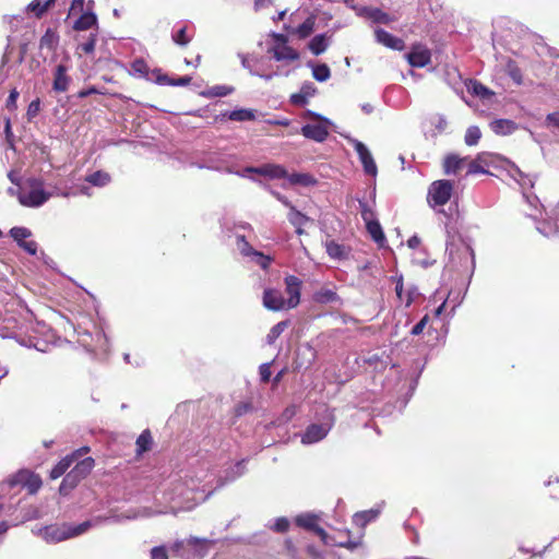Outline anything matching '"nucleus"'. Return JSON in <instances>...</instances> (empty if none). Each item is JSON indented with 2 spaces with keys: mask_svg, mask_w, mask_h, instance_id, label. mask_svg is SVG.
Masks as SVG:
<instances>
[{
  "mask_svg": "<svg viewBox=\"0 0 559 559\" xmlns=\"http://www.w3.org/2000/svg\"><path fill=\"white\" fill-rule=\"evenodd\" d=\"M198 493V485L194 479H174L171 480L167 492H165V500L169 503V510L141 508L136 511H128L124 514L115 516V521H120L122 519L134 520L139 518H148L167 512L177 515L179 512L191 511L198 503L205 500V497L201 495L199 496ZM108 519L109 518H106V520ZM111 519H114V516Z\"/></svg>",
  "mask_w": 559,
  "mask_h": 559,
  "instance_id": "obj_1",
  "label": "nucleus"
},
{
  "mask_svg": "<svg viewBox=\"0 0 559 559\" xmlns=\"http://www.w3.org/2000/svg\"><path fill=\"white\" fill-rule=\"evenodd\" d=\"M102 519L88 520L78 525L72 524H53L34 528L33 533L40 536L44 540L50 544L60 543L66 539L79 536L87 532L92 526L100 523Z\"/></svg>",
  "mask_w": 559,
  "mask_h": 559,
  "instance_id": "obj_2",
  "label": "nucleus"
},
{
  "mask_svg": "<svg viewBox=\"0 0 559 559\" xmlns=\"http://www.w3.org/2000/svg\"><path fill=\"white\" fill-rule=\"evenodd\" d=\"M447 252L449 254L448 264L457 271H469L473 272L475 269V255L469 245L464 242L462 239H455L454 237L447 241Z\"/></svg>",
  "mask_w": 559,
  "mask_h": 559,
  "instance_id": "obj_3",
  "label": "nucleus"
},
{
  "mask_svg": "<svg viewBox=\"0 0 559 559\" xmlns=\"http://www.w3.org/2000/svg\"><path fill=\"white\" fill-rule=\"evenodd\" d=\"M53 195L67 197V193H59L58 188L53 191L44 189V183L39 179H29L25 188L19 193V201L27 207H39Z\"/></svg>",
  "mask_w": 559,
  "mask_h": 559,
  "instance_id": "obj_4",
  "label": "nucleus"
},
{
  "mask_svg": "<svg viewBox=\"0 0 559 559\" xmlns=\"http://www.w3.org/2000/svg\"><path fill=\"white\" fill-rule=\"evenodd\" d=\"M40 486L41 479L37 475L27 469H21L1 484V490L26 488L29 493H35Z\"/></svg>",
  "mask_w": 559,
  "mask_h": 559,
  "instance_id": "obj_5",
  "label": "nucleus"
},
{
  "mask_svg": "<svg viewBox=\"0 0 559 559\" xmlns=\"http://www.w3.org/2000/svg\"><path fill=\"white\" fill-rule=\"evenodd\" d=\"M95 461L93 457H85L79 461L75 466L66 475L60 486V491L71 490L85 478L94 468Z\"/></svg>",
  "mask_w": 559,
  "mask_h": 559,
  "instance_id": "obj_6",
  "label": "nucleus"
},
{
  "mask_svg": "<svg viewBox=\"0 0 559 559\" xmlns=\"http://www.w3.org/2000/svg\"><path fill=\"white\" fill-rule=\"evenodd\" d=\"M454 185L450 180L433 181L428 188L427 201L430 206H443L452 197Z\"/></svg>",
  "mask_w": 559,
  "mask_h": 559,
  "instance_id": "obj_7",
  "label": "nucleus"
},
{
  "mask_svg": "<svg viewBox=\"0 0 559 559\" xmlns=\"http://www.w3.org/2000/svg\"><path fill=\"white\" fill-rule=\"evenodd\" d=\"M344 138L355 148L366 175L376 177L378 174V168L369 148L362 142L350 135H344Z\"/></svg>",
  "mask_w": 559,
  "mask_h": 559,
  "instance_id": "obj_8",
  "label": "nucleus"
},
{
  "mask_svg": "<svg viewBox=\"0 0 559 559\" xmlns=\"http://www.w3.org/2000/svg\"><path fill=\"white\" fill-rule=\"evenodd\" d=\"M328 421L324 424H312L307 427L306 431L301 437L304 444H312L321 441L326 437L334 424V416L330 411H326Z\"/></svg>",
  "mask_w": 559,
  "mask_h": 559,
  "instance_id": "obj_9",
  "label": "nucleus"
},
{
  "mask_svg": "<svg viewBox=\"0 0 559 559\" xmlns=\"http://www.w3.org/2000/svg\"><path fill=\"white\" fill-rule=\"evenodd\" d=\"M269 53H272V57L277 61L282 62L283 66L278 67L281 71H287L288 69H285L286 66L297 62L300 59L299 52L290 47L289 45H283V46H271L267 49ZM298 66L293 67L290 72L295 70Z\"/></svg>",
  "mask_w": 559,
  "mask_h": 559,
  "instance_id": "obj_10",
  "label": "nucleus"
},
{
  "mask_svg": "<svg viewBox=\"0 0 559 559\" xmlns=\"http://www.w3.org/2000/svg\"><path fill=\"white\" fill-rule=\"evenodd\" d=\"M296 524L302 528L314 532L325 545H333L332 538L328 533L320 526H318V516L312 513L299 514L295 519Z\"/></svg>",
  "mask_w": 559,
  "mask_h": 559,
  "instance_id": "obj_11",
  "label": "nucleus"
},
{
  "mask_svg": "<svg viewBox=\"0 0 559 559\" xmlns=\"http://www.w3.org/2000/svg\"><path fill=\"white\" fill-rule=\"evenodd\" d=\"M263 306L271 311L289 310L287 299L283 297V294L274 288H266L263 292L262 297Z\"/></svg>",
  "mask_w": 559,
  "mask_h": 559,
  "instance_id": "obj_12",
  "label": "nucleus"
},
{
  "mask_svg": "<svg viewBox=\"0 0 559 559\" xmlns=\"http://www.w3.org/2000/svg\"><path fill=\"white\" fill-rule=\"evenodd\" d=\"M284 283L286 294L288 295V308L294 309L300 302L302 282L295 275H287L284 280Z\"/></svg>",
  "mask_w": 559,
  "mask_h": 559,
  "instance_id": "obj_13",
  "label": "nucleus"
},
{
  "mask_svg": "<svg viewBox=\"0 0 559 559\" xmlns=\"http://www.w3.org/2000/svg\"><path fill=\"white\" fill-rule=\"evenodd\" d=\"M407 62L414 68L426 67L431 59L428 48L423 45H414L412 50L405 55Z\"/></svg>",
  "mask_w": 559,
  "mask_h": 559,
  "instance_id": "obj_14",
  "label": "nucleus"
},
{
  "mask_svg": "<svg viewBox=\"0 0 559 559\" xmlns=\"http://www.w3.org/2000/svg\"><path fill=\"white\" fill-rule=\"evenodd\" d=\"M246 171H254V174L264 176L271 179L286 178V169L276 164H264L260 167H246Z\"/></svg>",
  "mask_w": 559,
  "mask_h": 559,
  "instance_id": "obj_15",
  "label": "nucleus"
},
{
  "mask_svg": "<svg viewBox=\"0 0 559 559\" xmlns=\"http://www.w3.org/2000/svg\"><path fill=\"white\" fill-rule=\"evenodd\" d=\"M329 126L324 122H320L318 124H305L301 128V134L310 140L316 142H324L329 135Z\"/></svg>",
  "mask_w": 559,
  "mask_h": 559,
  "instance_id": "obj_16",
  "label": "nucleus"
},
{
  "mask_svg": "<svg viewBox=\"0 0 559 559\" xmlns=\"http://www.w3.org/2000/svg\"><path fill=\"white\" fill-rule=\"evenodd\" d=\"M374 35L377 41L388 48L394 50H403L405 48V43L402 38L393 36L382 28L376 29Z\"/></svg>",
  "mask_w": 559,
  "mask_h": 559,
  "instance_id": "obj_17",
  "label": "nucleus"
},
{
  "mask_svg": "<svg viewBox=\"0 0 559 559\" xmlns=\"http://www.w3.org/2000/svg\"><path fill=\"white\" fill-rule=\"evenodd\" d=\"M537 230L546 237L559 236V202L554 210V217L544 221L537 226Z\"/></svg>",
  "mask_w": 559,
  "mask_h": 559,
  "instance_id": "obj_18",
  "label": "nucleus"
},
{
  "mask_svg": "<svg viewBox=\"0 0 559 559\" xmlns=\"http://www.w3.org/2000/svg\"><path fill=\"white\" fill-rule=\"evenodd\" d=\"M67 67L63 64L57 66L55 73H53V84L52 88L56 92H66L70 84V76L67 74Z\"/></svg>",
  "mask_w": 559,
  "mask_h": 559,
  "instance_id": "obj_19",
  "label": "nucleus"
},
{
  "mask_svg": "<svg viewBox=\"0 0 559 559\" xmlns=\"http://www.w3.org/2000/svg\"><path fill=\"white\" fill-rule=\"evenodd\" d=\"M467 160L466 157H460L456 154H449L443 160V171L445 175H456L464 166Z\"/></svg>",
  "mask_w": 559,
  "mask_h": 559,
  "instance_id": "obj_20",
  "label": "nucleus"
},
{
  "mask_svg": "<svg viewBox=\"0 0 559 559\" xmlns=\"http://www.w3.org/2000/svg\"><path fill=\"white\" fill-rule=\"evenodd\" d=\"M370 215L371 213L367 209L362 210L361 216L366 221L368 233L376 242H381L384 240V234L379 222L369 219Z\"/></svg>",
  "mask_w": 559,
  "mask_h": 559,
  "instance_id": "obj_21",
  "label": "nucleus"
},
{
  "mask_svg": "<svg viewBox=\"0 0 559 559\" xmlns=\"http://www.w3.org/2000/svg\"><path fill=\"white\" fill-rule=\"evenodd\" d=\"M238 57L241 59V64L245 69H248L249 72L252 74V75H257V76H260L262 79H264L265 81H270L272 80L274 76H277V75H289L290 74V70H287V71H281L280 69L274 71V72H271V73H261L259 71H255L252 69L251 64H250V61H249V58L248 56L243 55V53H238Z\"/></svg>",
  "mask_w": 559,
  "mask_h": 559,
  "instance_id": "obj_22",
  "label": "nucleus"
},
{
  "mask_svg": "<svg viewBox=\"0 0 559 559\" xmlns=\"http://www.w3.org/2000/svg\"><path fill=\"white\" fill-rule=\"evenodd\" d=\"M87 338H92V335L90 333L85 332L82 334L80 342L88 350H91V352L96 350V349L106 350L107 337L104 333H102V332L96 333V343L95 344L90 342Z\"/></svg>",
  "mask_w": 559,
  "mask_h": 559,
  "instance_id": "obj_23",
  "label": "nucleus"
},
{
  "mask_svg": "<svg viewBox=\"0 0 559 559\" xmlns=\"http://www.w3.org/2000/svg\"><path fill=\"white\" fill-rule=\"evenodd\" d=\"M490 128L498 135H509L518 129V124L510 119H497L490 123Z\"/></svg>",
  "mask_w": 559,
  "mask_h": 559,
  "instance_id": "obj_24",
  "label": "nucleus"
},
{
  "mask_svg": "<svg viewBox=\"0 0 559 559\" xmlns=\"http://www.w3.org/2000/svg\"><path fill=\"white\" fill-rule=\"evenodd\" d=\"M330 39L331 37L326 36L325 34L316 35L310 40L308 47L313 55L319 56L328 49Z\"/></svg>",
  "mask_w": 559,
  "mask_h": 559,
  "instance_id": "obj_25",
  "label": "nucleus"
},
{
  "mask_svg": "<svg viewBox=\"0 0 559 559\" xmlns=\"http://www.w3.org/2000/svg\"><path fill=\"white\" fill-rule=\"evenodd\" d=\"M338 299L336 292L329 287H322L313 294V300L318 304H332Z\"/></svg>",
  "mask_w": 559,
  "mask_h": 559,
  "instance_id": "obj_26",
  "label": "nucleus"
},
{
  "mask_svg": "<svg viewBox=\"0 0 559 559\" xmlns=\"http://www.w3.org/2000/svg\"><path fill=\"white\" fill-rule=\"evenodd\" d=\"M97 26V17L92 12H86L81 14V16L75 21L73 28L75 31H86Z\"/></svg>",
  "mask_w": 559,
  "mask_h": 559,
  "instance_id": "obj_27",
  "label": "nucleus"
},
{
  "mask_svg": "<svg viewBox=\"0 0 559 559\" xmlns=\"http://www.w3.org/2000/svg\"><path fill=\"white\" fill-rule=\"evenodd\" d=\"M396 296L401 301L405 302L406 307H409L414 301L415 297L418 295L416 288L408 289L405 294L403 290V281L400 278L395 286Z\"/></svg>",
  "mask_w": 559,
  "mask_h": 559,
  "instance_id": "obj_28",
  "label": "nucleus"
},
{
  "mask_svg": "<svg viewBox=\"0 0 559 559\" xmlns=\"http://www.w3.org/2000/svg\"><path fill=\"white\" fill-rule=\"evenodd\" d=\"M466 87L471 94L478 96L483 99L489 98L493 95V92H491L489 88H487L478 81L471 80Z\"/></svg>",
  "mask_w": 559,
  "mask_h": 559,
  "instance_id": "obj_29",
  "label": "nucleus"
},
{
  "mask_svg": "<svg viewBox=\"0 0 559 559\" xmlns=\"http://www.w3.org/2000/svg\"><path fill=\"white\" fill-rule=\"evenodd\" d=\"M325 249L330 258L336 260H343L347 257V250L343 245H340L333 240L325 243Z\"/></svg>",
  "mask_w": 559,
  "mask_h": 559,
  "instance_id": "obj_30",
  "label": "nucleus"
},
{
  "mask_svg": "<svg viewBox=\"0 0 559 559\" xmlns=\"http://www.w3.org/2000/svg\"><path fill=\"white\" fill-rule=\"evenodd\" d=\"M245 472V462H238L234 465L229 471L226 472V476L218 479V486H224L228 481H233L236 478L240 477Z\"/></svg>",
  "mask_w": 559,
  "mask_h": 559,
  "instance_id": "obj_31",
  "label": "nucleus"
},
{
  "mask_svg": "<svg viewBox=\"0 0 559 559\" xmlns=\"http://www.w3.org/2000/svg\"><path fill=\"white\" fill-rule=\"evenodd\" d=\"M487 157H488L487 153H480V154L477 155V157L475 159L469 162L468 169H467V175H475V174H485V173H487L485 170V168L481 166V164H486L487 165Z\"/></svg>",
  "mask_w": 559,
  "mask_h": 559,
  "instance_id": "obj_32",
  "label": "nucleus"
},
{
  "mask_svg": "<svg viewBox=\"0 0 559 559\" xmlns=\"http://www.w3.org/2000/svg\"><path fill=\"white\" fill-rule=\"evenodd\" d=\"M308 67L312 69V76L318 82H325L331 76L330 68L325 63L312 64L311 62H309Z\"/></svg>",
  "mask_w": 559,
  "mask_h": 559,
  "instance_id": "obj_33",
  "label": "nucleus"
},
{
  "mask_svg": "<svg viewBox=\"0 0 559 559\" xmlns=\"http://www.w3.org/2000/svg\"><path fill=\"white\" fill-rule=\"evenodd\" d=\"M287 218L294 227L305 226L308 222L311 221L307 215L299 212L295 206L289 209Z\"/></svg>",
  "mask_w": 559,
  "mask_h": 559,
  "instance_id": "obj_34",
  "label": "nucleus"
},
{
  "mask_svg": "<svg viewBox=\"0 0 559 559\" xmlns=\"http://www.w3.org/2000/svg\"><path fill=\"white\" fill-rule=\"evenodd\" d=\"M85 180L96 187H105L110 182V176L109 174L98 170L91 175H88Z\"/></svg>",
  "mask_w": 559,
  "mask_h": 559,
  "instance_id": "obj_35",
  "label": "nucleus"
},
{
  "mask_svg": "<svg viewBox=\"0 0 559 559\" xmlns=\"http://www.w3.org/2000/svg\"><path fill=\"white\" fill-rule=\"evenodd\" d=\"M72 463L73 457L67 455L57 465L53 466V468L50 472V477L52 479L61 477L67 472V469L72 465Z\"/></svg>",
  "mask_w": 559,
  "mask_h": 559,
  "instance_id": "obj_36",
  "label": "nucleus"
},
{
  "mask_svg": "<svg viewBox=\"0 0 559 559\" xmlns=\"http://www.w3.org/2000/svg\"><path fill=\"white\" fill-rule=\"evenodd\" d=\"M228 118L233 121H250L254 120L255 114L252 109H236L228 114Z\"/></svg>",
  "mask_w": 559,
  "mask_h": 559,
  "instance_id": "obj_37",
  "label": "nucleus"
},
{
  "mask_svg": "<svg viewBox=\"0 0 559 559\" xmlns=\"http://www.w3.org/2000/svg\"><path fill=\"white\" fill-rule=\"evenodd\" d=\"M55 0H34L27 5V10L34 12L36 16H41Z\"/></svg>",
  "mask_w": 559,
  "mask_h": 559,
  "instance_id": "obj_38",
  "label": "nucleus"
},
{
  "mask_svg": "<svg viewBox=\"0 0 559 559\" xmlns=\"http://www.w3.org/2000/svg\"><path fill=\"white\" fill-rule=\"evenodd\" d=\"M286 178L292 185H300L308 187L316 183L314 178L308 174H287Z\"/></svg>",
  "mask_w": 559,
  "mask_h": 559,
  "instance_id": "obj_39",
  "label": "nucleus"
},
{
  "mask_svg": "<svg viewBox=\"0 0 559 559\" xmlns=\"http://www.w3.org/2000/svg\"><path fill=\"white\" fill-rule=\"evenodd\" d=\"M506 72L516 85H521L523 83L522 72L515 61L508 60L506 64Z\"/></svg>",
  "mask_w": 559,
  "mask_h": 559,
  "instance_id": "obj_40",
  "label": "nucleus"
},
{
  "mask_svg": "<svg viewBox=\"0 0 559 559\" xmlns=\"http://www.w3.org/2000/svg\"><path fill=\"white\" fill-rule=\"evenodd\" d=\"M379 512L377 510H367L354 515V522L359 526H365L369 522L373 521L378 516Z\"/></svg>",
  "mask_w": 559,
  "mask_h": 559,
  "instance_id": "obj_41",
  "label": "nucleus"
},
{
  "mask_svg": "<svg viewBox=\"0 0 559 559\" xmlns=\"http://www.w3.org/2000/svg\"><path fill=\"white\" fill-rule=\"evenodd\" d=\"M10 236L21 246V242L32 236V231L26 227H13L10 229Z\"/></svg>",
  "mask_w": 559,
  "mask_h": 559,
  "instance_id": "obj_42",
  "label": "nucleus"
},
{
  "mask_svg": "<svg viewBox=\"0 0 559 559\" xmlns=\"http://www.w3.org/2000/svg\"><path fill=\"white\" fill-rule=\"evenodd\" d=\"M481 136V132L478 127L472 126L466 130L464 141L468 146L476 145Z\"/></svg>",
  "mask_w": 559,
  "mask_h": 559,
  "instance_id": "obj_43",
  "label": "nucleus"
},
{
  "mask_svg": "<svg viewBox=\"0 0 559 559\" xmlns=\"http://www.w3.org/2000/svg\"><path fill=\"white\" fill-rule=\"evenodd\" d=\"M313 27H314V20H313V17H308V19H306V21L302 24H300L296 28L295 32L298 34V36L300 38H306V37H308L312 33Z\"/></svg>",
  "mask_w": 559,
  "mask_h": 559,
  "instance_id": "obj_44",
  "label": "nucleus"
},
{
  "mask_svg": "<svg viewBox=\"0 0 559 559\" xmlns=\"http://www.w3.org/2000/svg\"><path fill=\"white\" fill-rule=\"evenodd\" d=\"M152 443V437L147 430L143 431L136 439L138 453L147 451Z\"/></svg>",
  "mask_w": 559,
  "mask_h": 559,
  "instance_id": "obj_45",
  "label": "nucleus"
},
{
  "mask_svg": "<svg viewBox=\"0 0 559 559\" xmlns=\"http://www.w3.org/2000/svg\"><path fill=\"white\" fill-rule=\"evenodd\" d=\"M237 249L243 257L250 258H252L253 253H255L257 251L249 245V242L245 239L243 236L237 237Z\"/></svg>",
  "mask_w": 559,
  "mask_h": 559,
  "instance_id": "obj_46",
  "label": "nucleus"
},
{
  "mask_svg": "<svg viewBox=\"0 0 559 559\" xmlns=\"http://www.w3.org/2000/svg\"><path fill=\"white\" fill-rule=\"evenodd\" d=\"M58 43L57 35L48 29L45 35L40 39V48L47 47L48 49H53Z\"/></svg>",
  "mask_w": 559,
  "mask_h": 559,
  "instance_id": "obj_47",
  "label": "nucleus"
},
{
  "mask_svg": "<svg viewBox=\"0 0 559 559\" xmlns=\"http://www.w3.org/2000/svg\"><path fill=\"white\" fill-rule=\"evenodd\" d=\"M287 328V322L282 321L275 324L269 332L266 338L267 343L272 344L274 341L284 332V330Z\"/></svg>",
  "mask_w": 559,
  "mask_h": 559,
  "instance_id": "obj_48",
  "label": "nucleus"
},
{
  "mask_svg": "<svg viewBox=\"0 0 559 559\" xmlns=\"http://www.w3.org/2000/svg\"><path fill=\"white\" fill-rule=\"evenodd\" d=\"M96 33H92L88 38L79 45V48L85 53H92L95 50Z\"/></svg>",
  "mask_w": 559,
  "mask_h": 559,
  "instance_id": "obj_49",
  "label": "nucleus"
},
{
  "mask_svg": "<svg viewBox=\"0 0 559 559\" xmlns=\"http://www.w3.org/2000/svg\"><path fill=\"white\" fill-rule=\"evenodd\" d=\"M173 40L180 46H187L191 38L187 36V28L181 27L179 31L173 34Z\"/></svg>",
  "mask_w": 559,
  "mask_h": 559,
  "instance_id": "obj_50",
  "label": "nucleus"
},
{
  "mask_svg": "<svg viewBox=\"0 0 559 559\" xmlns=\"http://www.w3.org/2000/svg\"><path fill=\"white\" fill-rule=\"evenodd\" d=\"M251 260L254 263H257L259 266H261L263 270H266L271 263V258L263 254L260 251H255V253H253Z\"/></svg>",
  "mask_w": 559,
  "mask_h": 559,
  "instance_id": "obj_51",
  "label": "nucleus"
},
{
  "mask_svg": "<svg viewBox=\"0 0 559 559\" xmlns=\"http://www.w3.org/2000/svg\"><path fill=\"white\" fill-rule=\"evenodd\" d=\"M131 69L133 72L144 75L147 73L148 67L142 59H136L132 62Z\"/></svg>",
  "mask_w": 559,
  "mask_h": 559,
  "instance_id": "obj_52",
  "label": "nucleus"
},
{
  "mask_svg": "<svg viewBox=\"0 0 559 559\" xmlns=\"http://www.w3.org/2000/svg\"><path fill=\"white\" fill-rule=\"evenodd\" d=\"M271 527L276 532L284 533L289 527V521L286 518H278Z\"/></svg>",
  "mask_w": 559,
  "mask_h": 559,
  "instance_id": "obj_53",
  "label": "nucleus"
},
{
  "mask_svg": "<svg viewBox=\"0 0 559 559\" xmlns=\"http://www.w3.org/2000/svg\"><path fill=\"white\" fill-rule=\"evenodd\" d=\"M19 95H20V94H19V92H17V90H16V88H13V90L10 92V95H9V97H8V99H7V104H5V106H7V108H8L9 110H15V109H16V107H17V106H16V102H17Z\"/></svg>",
  "mask_w": 559,
  "mask_h": 559,
  "instance_id": "obj_54",
  "label": "nucleus"
},
{
  "mask_svg": "<svg viewBox=\"0 0 559 559\" xmlns=\"http://www.w3.org/2000/svg\"><path fill=\"white\" fill-rule=\"evenodd\" d=\"M302 95L306 96V98H310L312 96H314V94L317 93V88L316 86L313 85V83L311 82H306L302 84L300 91H299Z\"/></svg>",
  "mask_w": 559,
  "mask_h": 559,
  "instance_id": "obj_55",
  "label": "nucleus"
},
{
  "mask_svg": "<svg viewBox=\"0 0 559 559\" xmlns=\"http://www.w3.org/2000/svg\"><path fill=\"white\" fill-rule=\"evenodd\" d=\"M39 109H40V102L39 99H35L33 102H31V104L28 105V108H27V118L31 120L33 118H35L37 116V114L39 112Z\"/></svg>",
  "mask_w": 559,
  "mask_h": 559,
  "instance_id": "obj_56",
  "label": "nucleus"
},
{
  "mask_svg": "<svg viewBox=\"0 0 559 559\" xmlns=\"http://www.w3.org/2000/svg\"><path fill=\"white\" fill-rule=\"evenodd\" d=\"M159 82H167V84L175 85V86H186L191 82V78L186 75V76L179 78L177 81H168L166 79V76H164V78H159Z\"/></svg>",
  "mask_w": 559,
  "mask_h": 559,
  "instance_id": "obj_57",
  "label": "nucleus"
},
{
  "mask_svg": "<svg viewBox=\"0 0 559 559\" xmlns=\"http://www.w3.org/2000/svg\"><path fill=\"white\" fill-rule=\"evenodd\" d=\"M20 247L23 248L31 255H35L38 249L37 242L34 240H26L24 242H21Z\"/></svg>",
  "mask_w": 559,
  "mask_h": 559,
  "instance_id": "obj_58",
  "label": "nucleus"
},
{
  "mask_svg": "<svg viewBox=\"0 0 559 559\" xmlns=\"http://www.w3.org/2000/svg\"><path fill=\"white\" fill-rule=\"evenodd\" d=\"M231 92H233V87H229V86H226V85H218V86H214L212 88V94L214 96H219V97L227 96Z\"/></svg>",
  "mask_w": 559,
  "mask_h": 559,
  "instance_id": "obj_59",
  "label": "nucleus"
},
{
  "mask_svg": "<svg viewBox=\"0 0 559 559\" xmlns=\"http://www.w3.org/2000/svg\"><path fill=\"white\" fill-rule=\"evenodd\" d=\"M270 37L275 41L273 46L288 45V37L284 34L272 32L270 33Z\"/></svg>",
  "mask_w": 559,
  "mask_h": 559,
  "instance_id": "obj_60",
  "label": "nucleus"
},
{
  "mask_svg": "<svg viewBox=\"0 0 559 559\" xmlns=\"http://www.w3.org/2000/svg\"><path fill=\"white\" fill-rule=\"evenodd\" d=\"M516 173L520 178H516L518 182L521 185V187H533L534 181L528 176L524 175L520 169H516Z\"/></svg>",
  "mask_w": 559,
  "mask_h": 559,
  "instance_id": "obj_61",
  "label": "nucleus"
},
{
  "mask_svg": "<svg viewBox=\"0 0 559 559\" xmlns=\"http://www.w3.org/2000/svg\"><path fill=\"white\" fill-rule=\"evenodd\" d=\"M428 316L426 314L417 324H415L411 331V333L413 335H419L420 333H423L425 326L427 325L428 323Z\"/></svg>",
  "mask_w": 559,
  "mask_h": 559,
  "instance_id": "obj_62",
  "label": "nucleus"
},
{
  "mask_svg": "<svg viewBox=\"0 0 559 559\" xmlns=\"http://www.w3.org/2000/svg\"><path fill=\"white\" fill-rule=\"evenodd\" d=\"M308 100L309 99L306 98V96L302 95L300 92L293 94L290 96L292 104L297 105V106H305L308 103Z\"/></svg>",
  "mask_w": 559,
  "mask_h": 559,
  "instance_id": "obj_63",
  "label": "nucleus"
},
{
  "mask_svg": "<svg viewBox=\"0 0 559 559\" xmlns=\"http://www.w3.org/2000/svg\"><path fill=\"white\" fill-rule=\"evenodd\" d=\"M151 552L152 559H167L166 549L164 547H154Z\"/></svg>",
  "mask_w": 559,
  "mask_h": 559,
  "instance_id": "obj_64",
  "label": "nucleus"
}]
</instances>
